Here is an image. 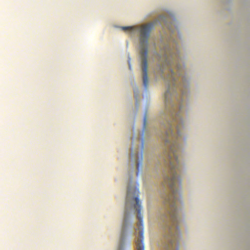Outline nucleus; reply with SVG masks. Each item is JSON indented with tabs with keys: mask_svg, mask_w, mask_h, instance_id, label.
<instances>
[{
	"mask_svg": "<svg viewBox=\"0 0 250 250\" xmlns=\"http://www.w3.org/2000/svg\"><path fill=\"white\" fill-rule=\"evenodd\" d=\"M178 74H175L173 70L169 69L164 79L168 84L167 91L165 94V105L167 108L170 104L171 108L169 110L172 117V121L168 122L166 127V134L167 139H165L166 145L168 147L167 153V160L169 163V176L164 178V182L168 185L171 190V194L167 196L164 199L166 211L162 215V228L164 231L165 242H175L177 234L175 225L177 222L178 201L177 185L180 184L181 181L177 175V172L180 170V163L178 159V152L180 150L179 141L182 135L183 128V119L181 117L182 106L179 103V105L175 106L170 103V98L171 92L174 91V88L177 89L179 76L182 74V66L180 64L175 62Z\"/></svg>",
	"mask_w": 250,
	"mask_h": 250,
	"instance_id": "obj_1",
	"label": "nucleus"
},
{
	"mask_svg": "<svg viewBox=\"0 0 250 250\" xmlns=\"http://www.w3.org/2000/svg\"><path fill=\"white\" fill-rule=\"evenodd\" d=\"M153 26L152 23L142 25L140 29V56L142 58V71L143 85L145 88H147L148 85V77L147 76V56L148 53V38L150 32Z\"/></svg>",
	"mask_w": 250,
	"mask_h": 250,
	"instance_id": "obj_2",
	"label": "nucleus"
},
{
	"mask_svg": "<svg viewBox=\"0 0 250 250\" xmlns=\"http://www.w3.org/2000/svg\"><path fill=\"white\" fill-rule=\"evenodd\" d=\"M137 211V218L138 223H137V229L136 232L138 231V235L136 236L135 243L136 250H145V245L144 243V225L143 223V215L141 213L142 206H125V210L124 219L126 221V215L129 208H132Z\"/></svg>",
	"mask_w": 250,
	"mask_h": 250,
	"instance_id": "obj_3",
	"label": "nucleus"
},
{
	"mask_svg": "<svg viewBox=\"0 0 250 250\" xmlns=\"http://www.w3.org/2000/svg\"><path fill=\"white\" fill-rule=\"evenodd\" d=\"M165 56L166 58L165 62L172 65L174 64V59H178V55L176 51L174 50V46L171 47L166 45L164 48Z\"/></svg>",
	"mask_w": 250,
	"mask_h": 250,
	"instance_id": "obj_4",
	"label": "nucleus"
},
{
	"mask_svg": "<svg viewBox=\"0 0 250 250\" xmlns=\"http://www.w3.org/2000/svg\"><path fill=\"white\" fill-rule=\"evenodd\" d=\"M181 78H182V82L180 83L178 85V88L180 89V90L181 91L182 95H183L185 94V91H184L183 87L185 86V87H186V80H185L184 77H183V76H182L181 77Z\"/></svg>",
	"mask_w": 250,
	"mask_h": 250,
	"instance_id": "obj_5",
	"label": "nucleus"
},
{
	"mask_svg": "<svg viewBox=\"0 0 250 250\" xmlns=\"http://www.w3.org/2000/svg\"><path fill=\"white\" fill-rule=\"evenodd\" d=\"M125 226L124 225L122 227V231L121 235L120 237V241H123L124 239V232L125 231Z\"/></svg>",
	"mask_w": 250,
	"mask_h": 250,
	"instance_id": "obj_6",
	"label": "nucleus"
},
{
	"mask_svg": "<svg viewBox=\"0 0 250 250\" xmlns=\"http://www.w3.org/2000/svg\"><path fill=\"white\" fill-rule=\"evenodd\" d=\"M122 28L123 30L132 29L133 26H123Z\"/></svg>",
	"mask_w": 250,
	"mask_h": 250,
	"instance_id": "obj_7",
	"label": "nucleus"
},
{
	"mask_svg": "<svg viewBox=\"0 0 250 250\" xmlns=\"http://www.w3.org/2000/svg\"><path fill=\"white\" fill-rule=\"evenodd\" d=\"M159 20H163V21H164V16H160L159 17Z\"/></svg>",
	"mask_w": 250,
	"mask_h": 250,
	"instance_id": "obj_8",
	"label": "nucleus"
},
{
	"mask_svg": "<svg viewBox=\"0 0 250 250\" xmlns=\"http://www.w3.org/2000/svg\"><path fill=\"white\" fill-rule=\"evenodd\" d=\"M146 118H144V127L146 126Z\"/></svg>",
	"mask_w": 250,
	"mask_h": 250,
	"instance_id": "obj_9",
	"label": "nucleus"
},
{
	"mask_svg": "<svg viewBox=\"0 0 250 250\" xmlns=\"http://www.w3.org/2000/svg\"><path fill=\"white\" fill-rule=\"evenodd\" d=\"M139 164H137V169H139Z\"/></svg>",
	"mask_w": 250,
	"mask_h": 250,
	"instance_id": "obj_10",
	"label": "nucleus"
},
{
	"mask_svg": "<svg viewBox=\"0 0 250 250\" xmlns=\"http://www.w3.org/2000/svg\"><path fill=\"white\" fill-rule=\"evenodd\" d=\"M129 67L130 68H131V65L129 63Z\"/></svg>",
	"mask_w": 250,
	"mask_h": 250,
	"instance_id": "obj_11",
	"label": "nucleus"
}]
</instances>
